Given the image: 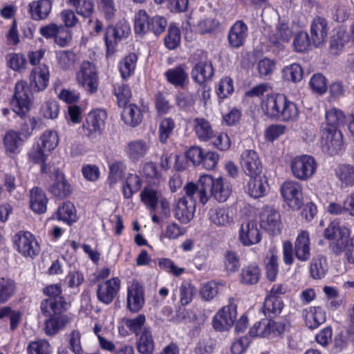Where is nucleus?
Listing matches in <instances>:
<instances>
[{
    "mask_svg": "<svg viewBox=\"0 0 354 354\" xmlns=\"http://www.w3.org/2000/svg\"><path fill=\"white\" fill-rule=\"evenodd\" d=\"M136 62L137 56L134 53H131L125 57L120 66L122 78L125 79L131 75L135 70Z\"/></svg>",
    "mask_w": 354,
    "mask_h": 354,
    "instance_id": "603ef678",
    "label": "nucleus"
},
{
    "mask_svg": "<svg viewBox=\"0 0 354 354\" xmlns=\"http://www.w3.org/2000/svg\"><path fill=\"white\" fill-rule=\"evenodd\" d=\"M283 77L292 82H297L303 78V70L298 64H292L283 70Z\"/></svg>",
    "mask_w": 354,
    "mask_h": 354,
    "instance_id": "3c124183",
    "label": "nucleus"
},
{
    "mask_svg": "<svg viewBox=\"0 0 354 354\" xmlns=\"http://www.w3.org/2000/svg\"><path fill=\"white\" fill-rule=\"evenodd\" d=\"M59 66L64 70H70L73 68L75 61L76 55L71 50L60 51L57 55Z\"/></svg>",
    "mask_w": 354,
    "mask_h": 354,
    "instance_id": "8fccbe9b",
    "label": "nucleus"
},
{
    "mask_svg": "<svg viewBox=\"0 0 354 354\" xmlns=\"http://www.w3.org/2000/svg\"><path fill=\"white\" fill-rule=\"evenodd\" d=\"M290 166L292 174L296 178L306 180L315 172L317 163L312 156L302 155L294 158Z\"/></svg>",
    "mask_w": 354,
    "mask_h": 354,
    "instance_id": "39448f33",
    "label": "nucleus"
},
{
    "mask_svg": "<svg viewBox=\"0 0 354 354\" xmlns=\"http://www.w3.org/2000/svg\"><path fill=\"white\" fill-rule=\"evenodd\" d=\"M324 237L333 240L329 245V248L336 255L344 252L351 241L348 229L334 223L330 224L325 229Z\"/></svg>",
    "mask_w": 354,
    "mask_h": 354,
    "instance_id": "f03ea898",
    "label": "nucleus"
},
{
    "mask_svg": "<svg viewBox=\"0 0 354 354\" xmlns=\"http://www.w3.org/2000/svg\"><path fill=\"white\" fill-rule=\"evenodd\" d=\"M261 277V270L258 266L251 264L241 270L240 280L245 285H254L258 283Z\"/></svg>",
    "mask_w": 354,
    "mask_h": 354,
    "instance_id": "473e14b6",
    "label": "nucleus"
},
{
    "mask_svg": "<svg viewBox=\"0 0 354 354\" xmlns=\"http://www.w3.org/2000/svg\"><path fill=\"white\" fill-rule=\"evenodd\" d=\"M41 172L50 174V176L54 182L49 187L48 190L55 197L64 198L71 194V185L58 169L49 165H44L41 167Z\"/></svg>",
    "mask_w": 354,
    "mask_h": 354,
    "instance_id": "20e7f679",
    "label": "nucleus"
},
{
    "mask_svg": "<svg viewBox=\"0 0 354 354\" xmlns=\"http://www.w3.org/2000/svg\"><path fill=\"white\" fill-rule=\"evenodd\" d=\"M14 242L18 251L25 257H32L39 252V247L32 234L28 232H19L15 234Z\"/></svg>",
    "mask_w": 354,
    "mask_h": 354,
    "instance_id": "f8f14e48",
    "label": "nucleus"
},
{
    "mask_svg": "<svg viewBox=\"0 0 354 354\" xmlns=\"http://www.w3.org/2000/svg\"><path fill=\"white\" fill-rule=\"evenodd\" d=\"M165 75L170 84L180 87H183L188 79V74L184 64L167 70Z\"/></svg>",
    "mask_w": 354,
    "mask_h": 354,
    "instance_id": "c85d7f7f",
    "label": "nucleus"
},
{
    "mask_svg": "<svg viewBox=\"0 0 354 354\" xmlns=\"http://www.w3.org/2000/svg\"><path fill=\"white\" fill-rule=\"evenodd\" d=\"M247 37L248 26L243 21H237L229 31V44L233 48H239L244 44Z\"/></svg>",
    "mask_w": 354,
    "mask_h": 354,
    "instance_id": "aec40b11",
    "label": "nucleus"
},
{
    "mask_svg": "<svg viewBox=\"0 0 354 354\" xmlns=\"http://www.w3.org/2000/svg\"><path fill=\"white\" fill-rule=\"evenodd\" d=\"M188 195L196 194L200 203L205 205L211 196L220 203L225 202L231 194L229 184L221 177L214 178L205 174L201 176L197 183H188L184 187Z\"/></svg>",
    "mask_w": 354,
    "mask_h": 354,
    "instance_id": "f257e3e1",
    "label": "nucleus"
},
{
    "mask_svg": "<svg viewBox=\"0 0 354 354\" xmlns=\"http://www.w3.org/2000/svg\"><path fill=\"white\" fill-rule=\"evenodd\" d=\"M22 142L20 133L15 131H9L3 138V145L7 153H17L18 148Z\"/></svg>",
    "mask_w": 354,
    "mask_h": 354,
    "instance_id": "c9c22d12",
    "label": "nucleus"
},
{
    "mask_svg": "<svg viewBox=\"0 0 354 354\" xmlns=\"http://www.w3.org/2000/svg\"><path fill=\"white\" fill-rule=\"evenodd\" d=\"M281 216L278 211L272 207H266L261 214V226L272 234L280 232Z\"/></svg>",
    "mask_w": 354,
    "mask_h": 354,
    "instance_id": "2eb2a0df",
    "label": "nucleus"
},
{
    "mask_svg": "<svg viewBox=\"0 0 354 354\" xmlns=\"http://www.w3.org/2000/svg\"><path fill=\"white\" fill-rule=\"evenodd\" d=\"M130 29L125 23H118L115 26H109L104 34V40L106 45L107 54L111 55L115 52V47L118 42L123 37H126Z\"/></svg>",
    "mask_w": 354,
    "mask_h": 354,
    "instance_id": "1a4fd4ad",
    "label": "nucleus"
},
{
    "mask_svg": "<svg viewBox=\"0 0 354 354\" xmlns=\"http://www.w3.org/2000/svg\"><path fill=\"white\" fill-rule=\"evenodd\" d=\"M209 216L212 223L220 227L227 226L233 221L232 217L230 216V211L227 208H212L209 211Z\"/></svg>",
    "mask_w": 354,
    "mask_h": 354,
    "instance_id": "c756f323",
    "label": "nucleus"
},
{
    "mask_svg": "<svg viewBox=\"0 0 354 354\" xmlns=\"http://www.w3.org/2000/svg\"><path fill=\"white\" fill-rule=\"evenodd\" d=\"M337 176L342 187L354 186V166L342 165L339 167Z\"/></svg>",
    "mask_w": 354,
    "mask_h": 354,
    "instance_id": "e433bc0d",
    "label": "nucleus"
},
{
    "mask_svg": "<svg viewBox=\"0 0 354 354\" xmlns=\"http://www.w3.org/2000/svg\"><path fill=\"white\" fill-rule=\"evenodd\" d=\"M150 31L154 35H159L163 32L167 26V20L161 16L149 17Z\"/></svg>",
    "mask_w": 354,
    "mask_h": 354,
    "instance_id": "69168bd1",
    "label": "nucleus"
},
{
    "mask_svg": "<svg viewBox=\"0 0 354 354\" xmlns=\"http://www.w3.org/2000/svg\"><path fill=\"white\" fill-rule=\"evenodd\" d=\"M140 196L142 201L153 212H155L160 194L153 189H145L142 191Z\"/></svg>",
    "mask_w": 354,
    "mask_h": 354,
    "instance_id": "09e8293b",
    "label": "nucleus"
},
{
    "mask_svg": "<svg viewBox=\"0 0 354 354\" xmlns=\"http://www.w3.org/2000/svg\"><path fill=\"white\" fill-rule=\"evenodd\" d=\"M310 85L311 88L319 94L324 93L327 89L326 80L319 73L315 74L311 77Z\"/></svg>",
    "mask_w": 354,
    "mask_h": 354,
    "instance_id": "774afa93",
    "label": "nucleus"
},
{
    "mask_svg": "<svg viewBox=\"0 0 354 354\" xmlns=\"http://www.w3.org/2000/svg\"><path fill=\"white\" fill-rule=\"evenodd\" d=\"M180 41V29L174 25H170L169 26L167 35L165 37V46L170 50H173L178 46Z\"/></svg>",
    "mask_w": 354,
    "mask_h": 354,
    "instance_id": "a18cd8bd",
    "label": "nucleus"
},
{
    "mask_svg": "<svg viewBox=\"0 0 354 354\" xmlns=\"http://www.w3.org/2000/svg\"><path fill=\"white\" fill-rule=\"evenodd\" d=\"M213 75L214 69L212 64L203 61L196 64L192 71L193 80L200 84L209 80Z\"/></svg>",
    "mask_w": 354,
    "mask_h": 354,
    "instance_id": "bb28decb",
    "label": "nucleus"
},
{
    "mask_svg": "<svg viewBox=\"0 0 354 354\" xmlns=\"http://www.w3.org/2000/svg\"><path fill=\"white\" fill-rule=\"evenodd\" d=\"M50 345L47 341L39 340L30 342L27 348L28 354H49Z\"/></svg>",
    "mask_w": 354,
    "mask_h": 354,
    "instance_id": "338daca9",
    "label": "nucleus"
},
{
    "mask_svg": "<svg viewBox=\"0 0 354 354\" xmlns=\"http://www.w3.org/2000/svg\"><path fill=\"white\" fill-rule=\"evenodd\" d=\"M42 147L49 151L53 150L58 144V136L54 131L45 132L41 137Z\"/></svg>",
    "mask_w": 354,
    "mask_h": 354,
    "instance_id": "0e129e2a",
    "label": "nucleus"
},
{
    "mask_svg": "<svg viewBox=\"0 0 354 354\" xmlns=\"http://www.w3.org/2000/svg\"><path fill=\"white\" fill-rule=\"evenodd\" d=\"M266 182H263L261 175L251 176L248 183V194L250 196L258 198L263 196L267 191Z\"/></svg>",
    "mask_w": 354,
    "mask_h": 354,
    "instance_id": "72a5a7b5",
    "label": "nucleus"
},
{
    "mask_svg": "<svg viewBox=\"0 0 354 354\" xmlns=\"http://www.w3.org/2000/svg\"><path fill=\"white\" fill-rule=\"evenodd\" d=\"M11 104L13 111L21 117H24L29 111L30 100L26 82H18L16 84Z\"/></svg>",
    "mask_w": 354,
    "mask_h": 354,
    "instance_id": "0eeeda50",
    "label": "nucleus"
},
{
    "mask_svg": "<svg viewBox=\"0 0 354 354\" xmlns=\"http://www.w3.org/2000/svg\"><path fill=\"white\" fill-rule=\"evenodd\" d=\"M61 286L58 284L50 285L44 289V293L49 296L41 303V310L44 315L50 314L53 311L55 313H64L68 304L64 298L60 296Z\"/></svg>",
    "mask_w": 354,
    "mask_h": 354,
    "instance_id": "7ed1b4c3",
    "label": "nucleus"
},
{
    "mask_svg": "<svg viewBox=\"0 0 354 354\" xmlns=\"http://www.w3.org/2000/svg\"><path fill=\"white\" fill-rule=\"evenodd\" d=\"M105 114L102 111L91 112L86 118L88 129L91 132L100 131L104 125Z\"/></svg>",
    "mask_w": 354,
    "mask_h": 354,
    "instance_id": "37998d69",
    "label": "nucleus"
},
{
    "mask_svg": "<svg viewBox=\"0 0 354 354\" xmlns=\"http://www.w3.org/2000/svg\"><path fill=\"white\" fill-rule=\"evenodd\" d=\"M188 195L185 191V196L180 198L176 205L175 217L183 223H189L194 217L196 208L194 195Z\"/></svg>",
    "mask_w": 354,
    "mask_h": 354,
    "instance_id": "6e6552de",
    "label": "nucleus"
},
{
    "mask_svg": "<svg viewBox=\"0 0 354 354\" xmlns=\"http://www.w3.org/2000/svg\"><path fill=\"white\" fill-rule=\"evenodd\" d=\"M145 303V294L142 286L137 281L128 287L127 307L131 312H138Z\"/></svg>",
    "mask_w": 354,
    "mask_h": 354,
    "instance_id": "a211bd4d",
    "label": "nucleus"
},
{
    "mask_svg": "<svg viewBox=\"0 0 354 354\" xmlns=\"http://www.w3.org/2000/svg\"><path fill=\"white\" fill-rule=\"evenodd\" d=\"M115 95L119 106H125L131 97V91L127 85L122 84L115 87Z\"/></svg>",
    "mask_w": 354,
    "mask_h": 354,
    "instance_id": "e2e57ef3",
    "label": "nucleus"
},
{
    "mask_svg": "<svg viewBox=\"0 0 354 354\" xmlns=\"http://www.w3.org/2000/svg\"><path fill=\"white\" fill-rule=\"evenodd\" d=\"M194 129L198 138L207 141L214 137V131L209 122L204 118H196L194 120Z\"/></svg>",
    "mask_w": 354,
    "mask_h": 354,
    "instance_id": "f704fd0d",
    "label": "nucleus"
},
{
    "mask_svg": "<svg viewBox=\"0 0 354 354\" xmlns=\"http://www.w3.org/2000/svg\"><path fill=\"white\" fill-rule=\"evenodd\" d=\"M140 180L136 175H129L123 186L124 196L130 198L140 188Z\"/></svg>",
    "mask_w": 354,
    "mask_h": 354,
    "instance_id": "864d4df0",
    "label": "nucleus"
},
{
    "mask_svg": "<svg viewBox=\"0 0 354 354\" xmlns=\"http://www.w3.org/2000/svg\"><path fill=\"white\" fill-rule=\"evenodd\" d=\"M295 255L300 261H307L310 256V239L307 231L300 232L295 243Z\"/></svg>",
    "mask_w": 354,
    "mask_h": 354,
    "instance_id": "a878e982",
    "label": "nucleus"
},
{
    "mask_svg": "<svg viewBox=\"0 0 354 354\" xmlns=\"http://www.w3.org/2000/svg\"><path fill=\"white\" fill-rule=\"evenodd\" d=\"M240 164L244 173L249 176L260 175L262 164L259 155L254 150H245L241 155Z\"/></svg>",
    "mask_w": 354,
    "mask_h": 354,
    "instance_id": "ddd939ff",
    "label": "nucleus"
},
{
    "mask_svg": "<svg viewBox=\"0 0 354 354\" xmlns=\"http://www.w3.org/2000/svg\"><path fill=\"white\" fill-rule=\"evenodd\" d=\"M57 218L71 225L76 221V212L74 205L70 202L64 203L57 211Z\"/></svg>",
    "mask_w": 354,
    "mask_h": 354,
    "instance_id": "58836bf2",
    "label": "nucleus"
},
{
    "mask_svg": "<svg viewBox=\"0 0 354 354\" xmlns=\"http://www.w3.org/2000/svg\"><path fill=\"white\" fill-rule=\"evenodd\" d=\"M120 287V280L113 277L97 285V297L104 304H110L118 293Z\"/></svg>",
    "mask_w": 354,
    "mask_h": 354,
    "instance_id": "dca6fc26",
    "label": "nucleus"
},
{
    "mask_svg": "<svg viewBox=\"0 0 354 354\" xmlns=\"http://www.w3.org/2000/svg\"><path fill=\"white\" fill-rule=\"evenodd\" d=\"M311 41L308 33L301 31L295 35L293 46L296 51L304 52L309 48Z\"/></svg>",
    "mask_w": 354,
    "mask_h": 354,
    "instance_id": "bf43d9fd",
    "label": "nucleus"
},
{
    "mask_svg": "<svg viewBox=\"0 0 354 354\" xmlns=\"http://www.w3.org/2000/svg\"><path fill=\"white\" fill-rule=\"evenodd\" d=\"M49 318L45 322L46 334L53 336L63 328L67 324L70 322V319L63 313H55L53 311L50 314L45 315Z\"/></svg>",
    "mask_w": 354,
    "mask_h": 354,
    "instance_id": "412c9836",
    "label": "nucleus"
},
{
    "mask_svg": "<svg viewBox=\"0 0 354 354\" xmlns=\"http://www.w3.org/2000/svg\"><path fill=\"white\" fill-rule=\"evenodd\" d=\"M236 310L229 306L223 307L213 319V327L218 331L227 330L234 324Z\"/></svg>",
    "mask_w": 354,
    "mask_h": 354,
    "instance_id": "6ab92c4d",
    "label": "nucleus"
},
{
    "mask_svg": "<svg viewBox=\"0 0 354 354\" xmlns=\"http://www.w3.org/2000/svg\"><path fill=\"white\" fill-rule=\"evenodd\" d=\"M175 127L174 120L171 118H165L159 126V138L162 143H165Z\"/></svg>",
    "mask_w": 354,
    "mask_h": 354,
    "instance_id": "052dcab7",
    "label": "nucleus"
},
{
    "mask_svg": "<svg viewBox=\"0 0 354 354\" xmlns=\"http://www.w3.org/2000/svg\"><path fill=\"white\" fill-rule=\"evenodd\" d=\"M48 69L46 66L35 67L30 75V86L35 91L45 89L48 82Z\"/></svg>",
    "mask_w": 354,
    "mask_h": 354,
    "instance_id": "4be33fe9",
    "label": "nucleus"
},
{
    "mask_svg": "<svg viewBox=\"0 0 354 354\" xmlns=\"http://www.w3.org/2000/svg\"><path fill=\"white\" fill-rule=\"evenodd\" d=\"M310 36L315 47L322 46L327 40L328 26L327 20L322 17H315L310 24Z\"/></svg>",
    "mask_w": 354,
    "mask_h": 354,
    "instance_id": "4468645a",
    "label": "nucleus"
},
{
    "mask_svg": "<svg viewBox=\"0 0 354 354\" xmlns=\"http://www.w3.org/2000/svg\"><path fill=\"white\" fill-rule=\"evenodd\" d=\"M219 286H223V283L215 281H211L205 284L200 292L201 297L206 301L212 299L217 295Z\"/></svg>",
    "mask_w": 354,
    "mask_h": 354,
    "instance_id": "13d9d810",
    "label": "nucleus"
},
{
    "mask_svg": "<svg viewBox=\"0 0 354 354\" xmlns=\"http://www.w3.org/2000/svg\"><path fill=\"white\" fill-rule=\"evenodd\" d=\"M68 3L72 5L80 15L89 17L93 12L94 4L92 0H69Z\"/></svg>",
    "mask_w": 354,
    "mask_h": 354,
    "instance_id": "c03bdc74",
    "label": "nucleus"
},
{
    "mask_svg": "<svg viewBox=\"0 0 354 354\" xmlns=\"http://www.w3.org/2000/svg\"><path fill=\"white\" fill-rule=\"evenodd\" d=\"M292 36V32L288 25L285 23L279 24L274 34L270 37V40L275 44L286 43L290 41Z\"/></svg>",
    "mask_w": 354,
    "mask_h": 354,
    "instance_id": "a19ab883",
    "label": "nucleus"
},
{
    "mask_svg": "<svg viewBox=\"0 0 354 354\" xmlns=\"http://www.w3.org/2000/svg\"><path fill=\"white\" fill-rule=\"evenodd\" d=\"M196 293V289L189 283H183L179 288L180 302L183 306L190 303Z\"/></svg>",
    "mask_w": 354,
    "mask_h": 354,
    "instance_id": "4d7b16f0",
    "label": "nucleus"
},
{
    "mask_svg": "<svg viewBox=\"0 0 354 354\" xmlns=\"http://www.w3.org/2000/svg\"><path fill=\"white\" fill-rule=\"evenodd\" d=\"M261 234L255 221L243 223L239 230V241L245 246H250L260 242Z\"/></svg>",
    "mask_w": 354,
    "mask_h": 354,
    "instance_id": "f3484780",
    "label": "nucleus"
},
{
    "mask_svg": "<svg viewBox=\"0 0 354 354\" xmlns=\"http://www.w3.org/2000/svg\"><path fill=\"white\" fill-rule=\"evenodd\" d=\"M299 115V110L297 105L287 100L286 96L283 100V104L280 111L278 118H281L283 121H294Z\"/></svg>",
    "mask_w": 354,
    "mask_h": 354,
    "instance_id": "4c0bfd02",
    "label": "nucleus"
},
{
    "mask_svg": "<svg viewBox=\"0 0 354 354\" xmlns=\"http://www.w3.org/2000/svg\"><path fill=\"white\" fill-rule=\"evenodd\" d=\"M47 203L48 198L41 189L34 187L30 190V207L37 214L44 213L46 210Z\"/></svg>",
    "mask_w": 354,
    "mask_h": 354,
    "instance_id": "cd10ccee",
    "label": "nucleus"
},
{
    "mask_svg": "<svg viewBox=\"0 0 354 354\" xmlns=\"http://www.w3.org/2000/svg\"><path fill=\"white\" fill-rule=\"evenodd\" d=\"M326 320V314L320 307H315L314 312L308 315L306 318V324L310 328H317Z\"/></svg>",
    "mask_w": 354,
    "mask_h": 354,
    "instance_id": "5fc2aeb1",
    "label": "nucleus"
},
{
    "mask_svg": "<svg viewBox=\"0 0 354 354\" xmlns=\"http://www.w3.org/2000/svg\"><path fill=\"white\" fill-rule=\"evenodd\" d=\"M239 257L235 252L227 250L224 255V268L228 274L235 273L240 268Z\"/></svg>",
    "mask_w": 354,
    "mask_h": 354,
    "instance_id": "79ce46f5",
    "label": "nucleus"
},
{
    "mask_svg": "<svg viewBox=\"0 0 354 354\" xmlns=\"http://www.w3.org/2000/svg\"><path fill=\"white\" fill-rule=\"evenodd\" d=\"M323 151L330 156L336 154L343 145V137L340 131L337 129H326L322 137Z\"/></svg>",
    "mask_w": 354,
    "mask_h": 354,
    "instance_id": "9b49d317",
    "label": "nucleus"
},
{
    "mask_svg": "<svg viewBox=\"0 0 354 354\" xmlns=\"http://www.w3.org/2000/svg\"><path fill=\"white\" fill-rule=\"evenodd\" d=\"M9 66L17 71H21L26 68L27 61L24 55L18 53H11L7 56Z\"/></svg>",
    "mask_w": 354,
    "mask_h": 354,
    "instance_id": "680f3d73",
    "label": "nucleus"
},
{
    "mask_svg": "<svg viewBox=\"0 0 354 354\" xmlns=\"http://www.w3.org/2000/svg\"><path fill=\"white\" fill-rule=\"evenodd\" d=\"M122 118L124 122L131 127L140 124L142 119L141 110L135 104H130L124 106Z\"/></svg>",
    "mask_w": 354,
    "mask_h": 354,
    "instance_id": "7c9ffc66",
    "label": "nucleus"
},
{
    "mask_svg": "<svg viewBox=\"0 0 354 354\" xmlns=\"http://www.w3.org/2000/svg\"><path fill=\"white\" fill-rule=\"evenodd\" d=\"M135 31L141 35L150 31L149 17L145 10H140L136 16Z\"/></svg>",
    "mask_w": 354,
    "mask_h": 354,
    "instance_id": "de8ad7c7",
    "label": "nucleus"
},
{
    "mask_svg": "<svg viewBox=\"0 0 354 354\" xmlns=\"http://www.w3.org/2000/svg\"><path fill=\"white\" fill-rule=\"evenodd\" d=\"M326 120L328 125L330 127L328 129H337L345 122V116L342 111L331 109L326 111Z\"/></svg>",
    "mask_w": 354,
    "mask_h": 354,
    "instance_id": "49530a36",
    "label": "nucleus"
},
{
    "mask_svg": "<svg viewBox=\"0 0 354 354\" xmlns=\"http://www.w3.org/2000/svg\"><path fill=\"white\" fill-rule=\"evenodd\" d=\"M281 193L284 201L294 210L299 209L304 203L302 186L295 180H288L283 183Z\"/></svg>",
    "mask_w": 354,
    "mask_h": 354,
    "instance_id": "423d86ee",
    "label": "nucleus"
},
{
    "mask_svg": "<svg viewBox=\"0 0 354 354\" xmlns=\"http://www.w3.org/2000/svg\"><path fill=\"white\" fill-rule=\"evenodd\" d=\"M327 270V263L324 258L317 256L312 259L310 271L314 279L322 278L326 274Z\"/></svg>",
    "mask_w": 354,
    "mask_h": 354,
    "instance_id": "ea45409f",
    "label": "nucleus"
},
{
    "mask_svg": "<svg viewBox=\"0 0 354 354\" xmlns=\"http://www.w3.org/2000/svg\"><path fill=\"white\" fill-rule=\"evenodd\" d=\"M137 349L140 354H152L154 350V342L151 333L145 328L140 333L136 342Z\"/></svg>",
    "mask_w": 354,
    "mask_h": 354,
    "instance_id": "2f4dec72",
    "label": "nucleus"
},
{
    "mask_svg": "<svg viewBox=\"0 0 354 354\" xmlns=\"http://www.w3.org/2000/svg\"><path fill=\"white\" fill-rule=\"evenodd\" d=\"M284 95H270L262 102V109L265 114L270 118H278L283 104Z\"/></svg>",
    "mask_w": 354,
    "mask_h": 354,
    "instance_id": "5701e85b",
    "label": "nucleus"
},
{
    "mask_svg": "<svg viewBox=\"0 0 354 354\" xmlns=\"http://www.w3.org/2000/svg\"><path fill=\"white\" fill-rule=\"evenodd\" d=\"M29 13L32 19L42 20L47 18L52 8L50 0L33 1L29 3Z\"/></svg>",
    "mask_w": 354,
    "mask_h": 354,
    "instance_id": "b1692460",
    "label": "nucleus"
},
{
    "mask_svg": "<svg viewBox=\"0 0 354 354\" xmlns=\"http://www.w3.org/2000/svg\"><path fill=\"white\" fill-rule=\"evenodd\" d=\"M14 281L4 278L0 279V303L6 301L14 293Z\"/></svg>",
    "mask_w": 354,
    "mask_h": 354,
    "instance_id": "6e6d98bb",
    "label": "nucleus"
},
{
    "mask_svg": "<svg viewBox=\"0 0 354 354\" xmlns=\"http://www.w3.org/2000/svg\"><path fill=\"white\" fill-rule=\"evenodd\" d=\"M79 84L82 85L91 93L96 92L98 87V81L95 67L89 62H83L80 71L77 74Z\"/></svg>",
    "mask_w": 354,
    "mask_h": 354,
    "instance_id": "9d476101",
    "label": "nucleus"
},
{
    "mask_svg": "<svg viewBox=\"0 0 354 354\" xmlns=\"http://www.w3.org/2000/svg\"><path fill=\"white\" fill-rule=\"evenodd\" d=\"M149 145L143 140L129 142L126 147V153L133 162H137L144 158L149 151Z\"/></svg>",
    "mask_w": 354,
    "mask_h": 354,
    "instance_id": "393cba45",
    "label": "nucleus"
}]
</instances>
